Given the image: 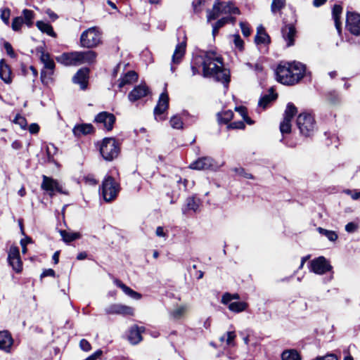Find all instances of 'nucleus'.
I'll return each instance as SVG.
<instances>
[{"label": "nucleus", "instance_id": "26", "mask_svg": "<svg viewBox=\"0 0 360 360\" xmlns=\"http://www.w3.org/2000/svg\"><path fill=\"white\" fill-rule=\"evenodd\" d=\"M11 70L4 59L0 60V78L6 84L11 82Z\"/></svg>", "mask_w": 360, "mask_h": 360}, {"label": "nucleus", "instance_id": "47", "mask_svg": "<svg viewBox=\"0 0 360 360\" xmlns=\"http://www.w3.org/2000/svg\"><path fill=\"white\" fill-rule=\"evenodd\" d=\"M236 111H238L243 120L248 124H252L253 122L252 120L248 116L246 108L243 106L236 108Z\"/></svg>", "mask_w": 360, "mask_h": 360}, {"label": "nucleus", "instance_id": "63", "mask_svg": "<svg viewBox=\"0 0 360 360\" xmlns=\"http://www.w3.org/2000/svg\"><path fill=\"white\" fill-rule=\"evenodd\" d=\"M234 44L236 47L239 49H242L243 46V41L240 39V36L238 34L234 35Z\"/></svg>", "mask_w": 360, "mask_h": 360}, {"label": "nucleus", "instance_id": "40", "mask_svg": "<svg viewBox=\"0 0 360 360\" xmlns=\"http://www.w3.org/2000/svg\"><path fill=\"white\" fill-rule=\"evenodd\" d=\"M233 112L231 110H225L217 114L218 120L220 123H228L233 117Z\"/></svg>", "mask_w": 360, "mask_h": 360}, {"label": "nucleus", "instance_id": "64", "mask_svg": "<svg viewBox=\"0 0 360 360\" xmlns=\"http://www.w3.org/2000/svg\"><path fill=\"white\" fill-rule=\"evenodd\" d=\"M29 131L32 134H37L39 131V126L37 123H32L29 127Z\"/></svg>", "mask_w": 360, "mask_h": 360}, {"label": "nucleus", "instance_id": "18", "mask_svg": "<svg viewBox=\"0 0 360 360\" xmlns=\"http://www.w3.org/2000/svg\"><path fill=\"white\" fill-rule=\"evenodd\" d=\"M89 70L86 68L79 69L72 77V82L80 86L82 90L87 88Z\"/></svg>", "mask_w": 360, "mask_h": 360}, {"label": "nucleus", "instance_id": "57", "mask_svg": "<svg viewBox=\"0 0 360 360\" xmlns=\"http://www.w3.org/2000/svg\"><path fill=\"white\" fill-rule=\"evenodd\" d=\"M79 347L84 352H88L91 349L90 343L85 339L80 340Z\"/></svg>", "mask_w": 360, "mask_h": 360}, {"label": "nucleus", "instance_id": "10", "mask_svg": "<svg viewBox=\"0 0 360 360\" xmlns=\"http://www.w3.org/2000/svg\"><path fill=\"white\" fill-rule=\"evenodd\" d=\"M219 165L211 157H202L193 162L189 168L195 170H217Z\"/></svg>", "mask_w": 360, "mask_h": 360}, {"label": "nucleus", "instance_id": "17", "mask_svg": "<svg viewBox=\"0 0 360 360\" xmlns=\"http://www.w3.org/2000/svg\"><path fill=\"white\" fill-rule=\"evenodd\" d=\"M150 93L149 89L146 84L136 86L128 94L129 101L134 103L146 96Z\"/></svg>", "mask_w": 360, "mask_h": 360}, {"label": "nucleus", "instance_id": "32", "mask_svg": "<svg viewBox=\"0 0 360 360\" xmlns=\"http://www.w3.org/2000/svg\"><path fill=\"white\" fill-rule=\"evenodd\" d=\"M188 311V306L186 304L176 307L170 311V316L174 320L183 319Z\"/></svg>", "mask_w": 360, "mask_h": 360}, {"label": "nucleus", "instance_id": "62", "mask_svg": "<svg viewBox=\"0 0 360 360\" xmlns=\"http://www.w3.org/2000/svg\"><path fill=\"white\" fill-rule=\"evenodd\" d=\"M103 354V351L101 349H98L94 354L88 356L86 360H96L99 358Z\"/></svg>", "mask_w": 360, "mask_h": 360}, {"label": "nucleus", "instance_id": "16", "mask_svg": "<svg viewBox=\"0 0 360 360\" xmlns=\"http://www.w3.org/2000/svg\"><path fill=\"white\" fill-rule=\"evenodd\" d=\"M107 314L131 315L134 314V309L121 304H112L105 309Z\"/></svg>", "mask_w": 360, "mask_h": 360}, {"label": "nucleus", "instance_id": "58", "mask_svg": "<svg viewBox=\"0 0 360 360\" xmlns=\"http://www.w3.org/2000/svg\"><path fill=\"white\" fill-rule=\"evenodd\" d=\"M345 193L351 196L353 200H358L360 198V191H352L349 189L345 190Z\"/></svg>", "mask_w": 360, "mask_h": 360}, {"label": "nucleus", "instance_id": "9", "mask_svg": "<svg viewBox=\"0 0 360 360\" xmlns=\"http://www.w3.org/2000/svg\"><path fill=\"white\" fill-rule=\"evenodd\" d=\"M42 179L43 181L41 184V188L47 192L50 197H53L56 193L68 194L67 192L63 190L62 186L57 180L46 176V175H43Z\"/></svg>", "mask_w": 360, "mask_h": 360}, {"label": "nucleus", "instance_id": "53", "mask_svg": "<svg viewBox=\"0 0 360 360\" xmlns=\"http://www.w3.org/2000/svg\"><path fill=\"white\" fill-rule=\"evenodd\" d=\"M240 27L241 28L242 33H243V34L245 37H248V36L250 35L251 30H250V28L249 27V25L247 22H240Z\"/></svg>", "mask_w": 360, "mask_h": 360}, {"label": "nucleus", "instance_id": "42", "mask_svg": "<svg viewBox=\"0 0 360 360\" xmlns=\"http://www.w3.org/2000/svg\"><path fill=\"white\" fill-rule=\"evenodd\" d=\"M169 124H170V126L173 129H183L184 123H183L182 119L178 115H175L171 117V119L169 120Z\"/></svg>", "mask_w": 360, "mask_h": 360}, {"label": "nucleus", "instance_id": "59", "mask_svg": "<svg viewBox=\"0 0 360 360\" xmlns=\"http://www.w3.org/2000/svg\"><path fill=\"white\" fill-rule=\"evenodd\" d=\"M358 229V225L354 222H349L345 226V231L348 233H354Z\"/></svg>", "mask_w": 360, "mask_h": 360}, {"label": "nucleus", "instance_id": "52", "mask_svg": "<svg viewBox=\"0 0 360 360\" xmlns=\"http://www.w3.org/2000/svg\"><path fill=\"white\" fill-rule=\"evenodd\" d=\"M226 335V345L229 346H233L234 345V340L236 337L235 332H233V331L227 332Z\"/></svg>", "mask_w": 360, "mask_h": 360}, {"label": "nucleus", "instance_id": "25", "mask_svg": "<svg viewBox=\"0 0 360 360\" xmlns=\"http://www.w3.org/2000/svg\"><path fill=\"white\" fill-rule=\"evenodd\" d=\"M94 127L91 124H82L75 126L72 129L74 135L77 137L87 135L93 131Z\"/></svg>", "mask_w": 360, "mask_h": 360}, {"label": "nucleus", "instance_id": "13", "mask_svg": "<svg viewBox=\"0 0 360 360\" xmlns=\"http://www.w3.org/2000/svg\"><path fill=\"white\" fill-rule=\"evenodd\" d=\"M310 270L319 275H322L332 270V266L324 257H319L310 262Z\"/></svg>", "mask_w": 360, "mask_h": 360}, {"label": "nucleus", "instance_id": "43", "mask_svg": "<svg viewBox=\"0 0 360 360\" xmlns=\"http://www.w3.org/2000/svg\"><path fill=\"white\" fill-rule=\"evenodd\" d=\"M199 203L194 198H188L186 200V207L184 210L185 212L187 210H192L196 212L198 209Z\"/></svg>", "mask_w": 360, "mask_h": 360}, {"label": "nucleus", "instance_id": "33", "mask_svg": "<svg viewBox=\"0 0 360 360\" xmlns=\"http://www.w3.org/2000/svg\"><path fill=\"white\" fill-rule=\"evenodd\" d=\"M36 26L41 32L46 33L51 37H56V34L49 23L44 21H37L36 22Z\"/></svg>", "mask_w": 360, "mask_h": 360}, {"label": "nucleus", "instance_id": "54", "mask_svg": "<svg viewBox=\"0 0 360 360\" xmlns=\"http://www.w3.org/2000/svg\"><path fill=\"white\" fill-rule=\"evenodd\" d=\"M234 172L239 176H244L246 179H253L252 175L246 172L242 167L235 168Z\"/></svg>", "mask_w": 360, "mask_h": 360}, {"label": "nucleus", "instance_id": "4", "mask_svg": "<svg viewBox=\"0 0 360 360\" xmlns=\"http://www.w3.org/2000/svg\"><path fill=\"white\" fill-rule=\"evenodd\" d=\"M102 42V33L97 27H91L82 32L79 38L80 46L93 49Z\"/></svg>", "mask_w": 360, "mask_h": 360}, {"label": "nucleus", "instance_id": "2", "mask_svg": "<svg viewBox=\"0 0 360 360\" xmlns=\"http://www.w3.org/2000/svg\"><path fill=\"white\" fill-rule=\"evenodd\" d=\"M306 66L302 63H281L276 70V79L285 85L298 83L305 75Z\"/></svg>", "mask_w": 360, "mask_h": 360}, {"label": "nucleus", "instance_id": "8", "mask_svg": "<svg viewBox=\"0 0 360 360\" xmlns=\"http://www.w3.org/2000/svg\"><path fill=\"white\" fill-rule=\"evenodd\" d=\"M102 157L107 161L117 158L120 153L119 146L114 138H105L100 147Z\"/></svg>", "mask_w": 360, "mask_h": 360}, {"label": "nucleus", "instance_id": "37", "mask_svg": "<svg viewBox=\"0 0 360 360\" xmlns=\"http://www.w3.org/2000/svg\"><path fill=\"white\" fill-rule=\"evenodd\" d=\"M277 94H274L273 89H271L270 93L269 94H266L260 98L259 101V105L263 108H265L269 105V103L271 101L275 100Z\"/></svg>", "mask_w": 360, "mask_h": 360}, {"label": "nucleus", "instance_id": "46", "mask_svg": "<svg viewBox=\"0 0 360 360\" xmlns=\"http://www.w3.org/2000/svg\"><path fill=\"white\" fill-rule=\"evenodd\" d=\"M22 24H24L23 18L22 16L15 17L13 20L11 27L14 31H19Z\"/></svg>", "mask_w": 360, "mask_h": 360}, {"label": "nucleus", "instance_id": "23", "mask_svg": "<svg viewBox=\"0 0 360 360\" xmlns=\"http://www.w3.org/2000/svg\"><path fill=\"white\" fill-rule=\"evenodd\" d=\"M186 41L184 39L183 41L179 43L174 50L172 56V62L173 64H179L184 58L186 53Z\"/></svg>", "mask_w": 360, "mask_h": 360}, {"label": "nucleus", "instance_id": "31", "mask_svg": "<svg viewBox=\"0 0 360 360\" xmlns=\"http://www.w3.org/2000/svg\"><path fill=\"white\" fill-rule=\"evenodd\" d=\"M221 14L223 13H221V9L220 7V1L216 0L213 5L212 9L207 10V22H210L212 20L217 19Z\"/></svg>", "mask_w": 360, "mask_h": 360}, {"label": "nucleus", "instance_id": "38", "mask_svg": "<svg viewBox=\"0 0 360 360\" xmlns=\"http://www.w3.org/2000/svg\"><path fill=\"white\" fill-rule=\"evenodd\" d=\"M228 307L230 311L239 313L246 309L248 304L245 302H233L230 303Z\"/></svg>", "mask_w": 360, "mask_h": 360}, {"label": "nucleus", "instance_id": "6", "mask_svg": "<svg viewBox=\"0 0 360 360\" xmlns=\"http://www.w3.org/2000/svg\"><path fill=\"white\" fill-rule=\"evenodd\" d=\"M297 125L300 134L304 136H311L316 129L314 117L307 112L300 113L297 118Z\"/></svg>", "mask_w": 360, "mask_h": 360}, {"label": "nucleus", "instance_id": "44", "mask_svg": "<svg viewBox=\"0 0 360 360\" xmlns=\"http://www.w3.org/2000/svg\"><path fill=\"white\" fill-rule=\"evenodd\" d=\"M171 240L172 238L169 237L168 230L159 226V243H166L167 240L170 241Z\"/></svg>", "mask_w": 360, "mask_h": 360}, {"label": "nucleus", "instance_id": "7", "mask_svg": "<svg viewBox=\"0 0 360 360\" xmlns=\"http://www.w3.org/2000/svg\"><path fill=\"white\" fill-rule=\"evenodd\" d=\"M40 60L44 64V69L41 72V80L44 84L48 85L52 81L55 63L48 53H45L41 48Z\"/></svg>", "mask_w": 360, "mask_h": 360}, {"label": "nucleus", "instance_id": "14", "mask_svg": "<svg viewBox=\"0 0 360 360\" xmlns=\"http://www.w3.org/2000/svg\"><path fill=\"white\" fill-rule=\"evenodd\" d=\"M94 120L96 123L102 124L103 129L110 131L115 122V117L113 114L104 111L98 113Z\"/></svg>", "mask_w": 360, "mask_h": 360}, {"label": "nucleus", "instance_id": "21", "mask_svg": "<svg viewBox=\"0 0 360 360\" xmlns=\"http://www.w3.org/2000/svg\"><path fill=\"white\" fill-rule=\"evenodd\" d=\"M282 36L287 43V46H291L294 44L296 30L292 25H286L282 30Z\"/></svg>", "mask_w": 360, "mask_h": 360}, {"label": "nucleus", "instance_id": "36", "mask_svg": "<svg viewBox=\"0 0 360 360\" xmlns=\"http://www.w3.org/2000/svg\"><path fill=\"white\" fill-rule=\"evenodd\" d=\"M282 360H301V356L295 349L285 350L281 354Z\"/></svg>", "mask_w": 360, "mask_h": 360}, {"label": "nucleus", "instance_id": "35", "mask_svg": "<svg viewBox=\"0 0 360 360\" xmlns=\"http://www.w3.org/2000/svg\"><path fill=\"white\" fill-rule=\"evenodd\" d=\"M60 236L65 243H70L72 241H74L77 239H79L81 237V235L79 233L76 232H69L65 230H60Z\"/></svg>", "mask_w": 360, "mask_h": 360}, {"label": "nucleus", "instance_id": "19", "mask_svg": "<svg viewBox=\"0 0 360 360\" xmlns=\"http://www.w3.org/2000/svg\"><path fill=\"white\" fill-rule=\"evenodd\" d=\"M169 96L166 89H165L164 91L159 96V120H165L167 118V115H165V112L169 108Z\"/></svg>", "mask_w": 360, "mask_h": 360}, {"label": "nucleus", "instance_id": "55", "mask_svg": "<svg viewBox=\"0 0 360 360\" xmlns=\"http://www.w3.org/2000/svg\"><path fill=\"white\" fill-rule=\"evenodd\" d=\"M247 67H248L250 69L253 70L255 72L259 73L262 71L263 68L261 65V64L257 63L255 64H252L250 63H247L245 64Z\"/></svg>", "mask_w": 360, "mask_h": 360}, {"label": "nucleus", "instance_id": "20", "mask_svg": "<svg viewBox=\"0 0 360 360\" xmlns=\"http://www.w3.org/2000/svg\"><path fill=\"white\" fill-rule=\"evenodd\" d=\"M13 344V339L8 330L0 331V349L9 353Z\"/></svg>", "mask_w": 360, "mask_h": 360}, {"label": "nucleus", "instance_id": "28", "mask_svg": "<svg viewBox=\"0 0 360 360\" xmlns=\"http://www.w3.org/2000/svg\"><path fill=\"white\" fill-rule=\"evenodd\" d=\"M255 41L257 44H269L270 42V37L262 25L259 26L257 29Z\"/></svg>", "mask_w": 360, "mask_h": 360}, {"label": "nucleus", "instance_id": "1", "mask_svg": "<svg viewBox=\"0 0 360 360\" xmlns=\"http://www.w3.org/2000/svg\"><path fill=\"white\" fill-rule=\"evenodd\" d=\"M196 63H202V75L205 77H213L228 88L230 82V71L224 68L223 58L216 52L208 51L196 56Z\"/></svg>", "mask_w": 360, "mask_h": 360}, {"label": "nucleus", "instance_id": "5", "mask_svg": "<svg viewBox=\"0 0 360 360\" xmlns=\"http://www.w3.org/2000/svg\"><path fill=\"white\" fill-rule=\"evenodd\" d=\"M120 191V185L115 179L107 176L103 181L101 193L105 202H111L115 200Z\"/></svg>", "mask_w": 360, "mask_h": 360}, {"label": "nucleus", "instance_id": "34", "mask_svg": "<svg viewBox=\"0 0 360 360\" xmlns=\"http://www.w3.org/2000/svg\"><path fill=\"white\" fill-rule=\"evenodd\" d=\"M220 7L221 9V13H233V14H239V9L236 7L231 2H221L220 1Z\"/></svg>", "mask_w": 360, "mask_h": 360}, {"label": "nucleus", "instance_id": "49", "mask_svg": "<svg viewBox=\"0 0 360 360\" xmlns=\"http://www.w3.org/2000/svg\"><path fill=\"white\" fill-rule=\"evenodd\" d=\"M202 68V63H196V56L193 57L191 61V70L193 75H198L200 73V68Z\"/></svg>", "mask_w": 360, "mask_h": 360}, {"label": "nucleus", "instance_id": "39", "mask_svg": "<svg viewBox=\"0 0 360 360\" xmlns=\"http://www.w3.org/2000/svg\"><path fill=\"white\" fill-rule=\"evenodd\" d=\"M24 23L27 27H31L33 25V20L34 18V13L32 11L24 9L22 11Z\"/></svg>", "mask_w": 360, "mask_h": 360}, {"label": "nucleus", "instance_id": "12", "mask_svg": "<svg viewBox=\"0 0 360 360\" xmlns=\"http://www.w3.org/2000/svg\"><path fill=\"white\" fill-rule=\"evenodd\" d=\"M346 29L353 35H360V14L351 11L347 13Z\"/></svg>", "mask_w": 360, "mask_h": 360}, {"label": "nucleus", "instance_id": "22", "mask_svg": "<svg viewBox=\"0 0 360 360\" xmlns=\"http://www.w3.org/2000/svg\"><path fill=\"white\" fill-rule=\"evenodd\" d=\"M138 79V75L133 70L128 71L117 80V86L122 89L127 85H130Z\"/></svg>", "mask_w": 360, "mask_h": 360}, {"label": "nucleus", "instance_id": "41", "mask_svg": "<svg viewBox=\"0 0 360 360\" xmlns=\"http://www.w3.org/2000/svg\"><path fill=\"white\" fill-rule=\"evenodd\" d=\"M319 233L325 236L330 241L334 242L338 239V234L333 231L319 227L317 229Z\"/></svg>", "mask_w": 360, "mask_h": 360}, {"label": "nucleus", "instance_id": "45", "mask_svg": "<svg viewBox=\"0 0 360 360\" xmlns=\"http://www.w3.org/2000/svg\"><path fill=\"white\" fill-rule=\"evenodd\" d=\"M285 4V0H273L271 9L273 13H276L281 10Z\"/></svg>", "mask_w": 360, "mask_h": 360}, {"label": "nucleus", "instance_id": "48", "mask_svg": "<svg viewBox=\"0 0 360 360\" xmlns=\"http://www.w3.org/2000/svg\"><path fill=\"white\" fill-rule=\"evenodd\" d=\"M13 122L16 124H18L22 129H25L27 125V120L25 117L21 116L19 114L16 115L15 119L13 120Z\"/></svg>", "mask_w": 360, "mask_h": 360}, {"label": "nucleus", "instance_id": "30", "mask_svg": "<svg viewBox=\"0 0 360 360\" xmlns=\"http://www.w3.org/2000/svg\"><path fill=\"white\" fill-rule=\"evenodd\" d=\"M236 18L234 17H224L217 20L214 24L212 25V34L214 37L217 35L219 30L224 25L229 22L234 23Z\"/></svg>", "mask_w": 360, "mask_h": 360}, {"label": "nucleus", "instance_id": "29", "mask_svg": "<svg viewBox=\"0 0 360 360\" xmlns=\"http://www.w3.org/2000/svg\"><path fill=\"white\" fill-rule=\"evenodd\" d=\"M114 283L117 287L120 288L126 295H129L131 298L134 300L141 299V294L133 290L132 289L127 286L125 284H124L122 282H121L120 280L115 279Z\"/></svg>", "mask_w": 360, "mask_h": 360}, {"label": "nucleus", "instance_id": "24", "mask_svg": "<svg viewBox=\"0 0 360 360\" xmlns=\"http://www.w3.org/2000/svg\"><path fill=\"white\" fill-rule=\"evenodd\" d=\"M143 331L142 328L137 326H132L129 333L128 340L132 345L138 344L141 341V333Z\"/></svg>", "mask_w": 360, "mask_h": 360}, {"label": "nucleus", "instance_id": "50", "mask_svg": "<svg viewBox=\"0 0 360 360\" xmlns=\"http://www.w3.org/2000/svg\"><path fill=\"white\" fill-rule=\"evenodd\" d=\"M11 11L8 8H3L1 9V18L2 21L8 25L9 23V18H10Z\"/></svg>", "mask_w": 360, "mask_h": 360}, {"label": "nucleus", "instance_id": "56", "mask_svg": "<svg viewBox=\"0 0 360 360\" xmlns=\"http://www.w3.org/2000/svg\"><path fill=\"white\" fill-rule=\"evenodd\" d=\"M245 127V125L243 121H236L231 122L229 125V128L230 129H242Z\"/></svg>", "mask_w": 360, "mask_h": 360}, {"label": "nucleus", "instance_id": "3", "mask_svg": "<svg viewBox=\"0 0 360 360\" xmlns=\"http://www.w3.org/2000/svg\"><path fill=\"white\" fill-rule=\"evenodd\" d=\"M97 54L94 51H74L62 55L63 63L66 65H76L79 64H91L95 62Z\"/></svg>", "mask_w": 360, "mask_h": 360}, {"label": "nucleus", "instance_id": "15", "mask_svg": "<svg viewBox=\"0 0 360 360\" xmlns=\"http://www.w3.org/2000/svg\"><path fill=\"white\" fill-rule=\"evenodd\" d=\"M8 260L10 265L16 272L22 270V262L20 260L19 249L16 246H11L8 251Z\"/></svg>", "mask_w": 360, "mask_h": 360}, {"label": "nucleus", "instance_id": "61", "mask_svg": "<svg viewBox=\"0 0 360 360\" xmlns=\"http://www.w3.org/2000/svg\"><path fill=\"white\" fill-rule=\"evenodd\" d=\"M232 297H231V293L225 292L221 297V303L224 304H229L231 303Z\"/></svg>", "mask_w": 360, "mask_h": 360}, {"label": "nucleus", "instance_id": "27", "mask_svg": "<svg viewBox=\"0 0 360 360\" xmlns=\"http://www.w3.org/2000/svg\"><path fill=\"white\" fill-rule=\"evenodd\" d=\"M342 13V7L340 5L335 4L332 11L333 18L335 22V26L339 34L341 33V20L340 17Z\"/></svg>", "mask_w": 360, "mask_h": 360}, {"label": "nucleus", "instance_id": "60", "mask_svg": "<svg viewBox=\"0 0 360 360\" xmlns=\"http://www.w3.org/2000/svg\"><path fill=\"white\" fill-rule=\"evenodd\" d=\"M4 46L8 56H10L11 58H14L15 56L13 47L9 42H5Z\"/></svg>", "mask_w": 360, "mask_h": 360}, {"label": "nucleus", "instance_id": "11", "mask_svg": "<svg viewBox=\"0 0 360 360\" xmlns=\"http://www.w3.org/2000/svg\"><path fill=\"white\" fill-rule=\"evenodd\" d=\"M297 112V110L295 105L288 103L284 112L283 120L280 124V131L282 134H289L291 131V120Z\"/></svg>", "mask_w": 360, "mask_h": 360}, {"label": "nucleus", "instance_id": "51", "mask_svg": "<svg viewBox=\"0 0 360 360\" xmlns=\"http://www.w3.org/2000/svg\"><path fill=\"white\" fill-rule=\"evenodd\" d=\"M205 0H194L192 3L193 11L195 13H200L202 10V5Z\"/></svg>", "mask_w": 360, "mask_h": 360}]
</instances>
